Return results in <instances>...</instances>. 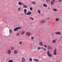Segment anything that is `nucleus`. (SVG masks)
Returning a JSON list of instances; mask_svg holds the SVG:
<instances>
[{"mask_svg": "<svg viewBox=\"0 0 62 62\" xmlns=\"http://www.w3.org/2000/svg\"><path fill=\"white\" fill-rule=\"evenodd\" d=\"M44 47H45V48H46L47 45H44Z\"/></svg>", "mask_w": 62, "mask_h": 62, "instance_id": "nucleus-36", "label": "nucleus"}, {"mask_svg": "<svg viewBox=\"0 0 62 62\" xmlns=\"http://www.w3.org/2000/svg\"><path fill=\"white\" fill-rule=\"evenodd\" d=\"M32 12H28L26 14V15H31V14Z\"/></svg>", "mask_w": 62, "mask_h": 62, "instance_id": "nucleus-9", "label": "nucleus"}, {"mask_svg": "<svg viewBox=\"0 0 62 62\" xmlns=\"http://www.w3.org/2000/svg\"><path fill=\"white\" fill-rule=\"evenodd\" d=\"M43 6L44 7H45L46 8H47V5L45 4H43Z\"/></svg>", "mask_w": 62, "mask_h": 62, "instance_id": "nucleus-15", "label": "nucleus"}, {"mask_svg": "<svg viewBox=\"0 0 62 62\" xmlns=\"http://www.w3.org/2000/svg\"><path fill=\"white\" fill-rule=\"evenodd\" d=\"M18 4L20 6H23V5H25L24 3H23L21 2H18Z\"/></svg>", "mask_w": 62, "mask_h": 62, "instance_id": "nucleus-2", "label": "nucleus"}, {"mask_svg": "<svg viewBox=\"0 0 62 62\" xmlns=\"http://www.w3.org/2000/svg\"><path fill=\"white\" fill-rule=\"evenodd\" d=\"M17 0V1H19V0Z\"/></svg>", "mask_w": 62, "mask_h": 62, "instance_id": "nucleus-44", "label": "nucleus"}, {"mask_svg": "<svg viewBox=\"0 0 62 62\" xmlns=\"http://www.w3.org/2000/svg\"><path fill=\"white\" fill-rule=\"evenodd\" d=\"M13 60H10L8 62H13Z\"/></svg>", "mask_w": 62, "mask_h": 62, "instance_id": "nucleus-23", "label": "nucleus"}, {"mask_svg": "<svg viewBox=\"0 0 62 62\" xmlns=\"http://www.w3.org/2000/svg\"><path fill=\"white\" fill-rule=\"evenodd\" d=\"M25 32V31H22V33H21V34L22 35H23L24 34Z\"/></svg>", "mask_w": 62, "mask_h": 62, "instance_id": "nucleus-16", "label": "nucleus"}, {"mask_svg": "<svg viewBox=\"0 0 62 62\" xmlns=\"http://www.w3.org/2000/svg\"><path fill=\"white\" fill-rule=\"evenodd\" d=\"M47 48L49 49H53V48L50 46H47Z\"/></svg>", "mask_w": 62, "mask_h": 62, "instance_id": "nucleus-13", "label": "nucleus"}, {"mask_svg": "<svg viewBox=\"0 0 62 62\" xmlns=\"http://www.w3.org/2000/svg\"><path fill=\"white\" fill-rule=\"evenodd\" d=\"M55 34L56 35H61V33H60V32H55Z\"/></svg>", "mask_w": 62, "mask_h": 62, "instance_id": "nucleus-8", "label": "nucleus"}, {"mask_svg": "<svg viewBox=\"0 0 62 62\" xmlns=\"http://www.w3.org/2000/svg\"><path fill=\"white\" fill-rule=\"evenodd\" d=\"M54 2L53 1H52L51 2V5H54Z\"/></svg>", "mask_w": 62, "mask_h": 62, "instance_id": "nucleus-28", "label": "nucleus"}, {"mask_svg": "<svg viewBox=\"0 0 62 62\" xmlns=\"http://www.w3.org/2000/svg\"><path fill=\"white\" fill-rule=\"evenodd\" d=\"M47 54L48 56H49L50 57H52V56L51 54L49 53V51H47Z\"/></svg>", "mask_w": 62, "mask_h": 62, "instance_id": "nucleus-3", "label": "nucleus"}, {"mask_svg": "<svg viewBox=\"0 0 62 62\" xmlns=\"http://www.w3.org/2000/svg\"><path fill=\"white\" fill-rule=\"evenodd\" d=\"M39 45H40V46H43V44H42V42H40L39 43Z\"/></svg>", "mask_w": 62, "mask_h": 62, "instance_id": "nucleus-14", "label": "nucleus"}, {"mask_svg": "<svg viewBox=\"0 0 62 62\" xmlns=\"http://www.w3.org/2000/svg\"><path fill=\"white\" fill-rule=\"evenodd\" d=\"M47 19L48 20H49V19H50V17L49 16H48L47 17Z\"/></svg>", "mask_w": 62, "mask_h": 62, "instance_id": "nucleus-35", "label": "nucleus"}, {"mask_svg": "<svg viewBox=\"0 0 62 62\" xmlns=\"http://www.w3.org/2000/svg\"><path fill=\"white\" fill-rule=\"evenodd\" d=\"M45 22V20L42 21L40 22V23H44Z\"/></svg>", "mask_w": 62, "mask_h": 62, "instance_id": "nucleus-21", "label": "nucleus"}, {"mask_svg": "<svg viewBox=\"0 0 62 62\" xmlns=\"http://www.w3.org/2000/svg\"><path fill=\"white\" fill-rule=\"evenodd\" d=\"M22 62H25V58L24 57H23L22 58V59L21 60Z\"/></svg>", "mask_w": 62, "mask_h": 62, "instance_id": "nucleus-7", "label": "nucleus"}, {"mask_svg": "<svg viewBox=\"0 0 62 62\" xmlns=\"http://www.w3.org/2000/svg\"><path fill=\"white\" fill-rule=\"evenodd\" d=\"M29 60L30 61H32V59L31 58H30L29 59Z\"/></svg>", "mask_w": 62, "mask_h": 62, "instance_id": "nucleus-32", "label": "nucleus"}, {"mask_svg": "<svg viewBox=\"0 0 62 62\" xmlns=\"http://www.w3.org/2000/svg\"><path fill=\"white\" fill-rule=\"evenodd\" d=\"M33 38H34V37H31V39L32 40H33Z\"/></svg>", "mask_w": 62, "mask_h": 62, "instance_id": "nucleus-39", "label": "nucleus"}, {"mask_svg": "<svg viewBox=\"0 0 62 62\" xmlns=\"http://www.w3.org/2000/svg\"><path fill=\"white\" fill-rule=\"evenodd\" d=\"M22 28V27H16V28H14V29L13 30L15 32H16V31H17L18 30L21 29Z\"/></svg>", "mask_w": 62, "mask_h": 62, "instance_id": "nucleus-1", "label": "nucleus"}, {"mask_svg": "<svg viewBox=\"0 0 62 62\" xmlns=\"http://www.w3.org/2000/svg\"><path fill=\"white\" fill-rule=\"evenodd\" d=\"M19 34H20V33H16V36H19Z\"/></svg>", "mask_w": 62, "mask_h": 62, "instance_id": "nucleus-31", "label": "nucleus"}, {"mask_svg": "<svg viewBox=\"0 0 62 62\" xmlns=\"http://www.w3.org/2000/svg\"><path fill=\"white\" fill-rule=\"evenodd\" d=\"M26 35H27V36H29L30 35V33L29 32H27L26 33Z\"/></svg>", "mask_w": 62, "mask_h": 62, "instance_id": "nucleus-12", "label": "nucleus"}, {"mask_svg": "<svg viewBox=\"0 0 62 62\" xmlns=\"http://www.w3.org/2000/svg\"><path fill=\"white\" fill-rule=\"evenodd\" d=\"M21 9V8H18V11H19V10H20Z\"/></svg>", "mask_w": 62, "mask_h": 62, "instance_id": "nucleus-34", "label": "nucleus"}, {"mask_svg": "<svg viewBox=\"0 0 62 62\" xmlns=\"http://www.w3.org/2000/svg\"><path fill=\"white\" fill-rule=\"evenodd\" d=\"M46 49L45 48H44V50H45V51H46Z\"/></svg>", "mask_w": 62, "mask_h": 62, "instance_id": "nucleus-42", "label": "nucleus"}, {"mask_svg": "<svg viewBox=\"0 0 62 62\" xmlns=\"http://www.w3.org/2000/svg\"><path fill=\"white\" fill-rule=\"evenodd\" d=\"M31 4H34V5H35L36 3L35 1H33L31 2Z\"/></svg>", "mask_w": 62, "mask_h": 62, "instance_id": "nucleus-17", "label": "nucleus"}, {"mask_svg": "<svg viewBox=\"0 0 62 62\" xmlns=\"http://www.w3.org/2000/svg\"><path fill=\"white\" fill-rule=\"evenodd\" d=\"M37 49H38V50H39V49H41V47H38Z\"/></svg>", "mask_w": 62, "mask_h": 62, "instance_id": "nucleus-33", "label": "nucleus"}, {"mask_svg": "<svg viewBox=\"0 0 62 62\" xmlns=\"http://www.w3.org/2000/svg\"><path fill=\"white\" fill-rule=\"evenodd\" d=\"M14 53L15 54H18V51L16 50H15L14 51Z\"/></svg>", "mask_w": 62, "mask_h": 62, "instance_id": "nucleus-11", "label": "nucleus"}, {"mask_svg": "<svg viewBox=\"0 0 62 62\" xmlns=\"http://www.w3.org/2000/svg\"><path fill=\"white\" fill-rule=\"evenodd\" d=\"M57 41V39H54L52 41V42L54 44L56 43V42Z\"/></svg>", "mask_w": 62, "mask_h": 62, "instance_id": "nucleus-6", "label": "nucleus"}, {"mask_svg": "<svg viewBox=\"0 0 62 62\" xmlns=\"http://www.w3.org/2000/svg\"><path fill=\"white\" fill-rule=\"evenodd\" d=\"M38 11L39 13V14H40L41 13L40 11V10H38Z\"/></svg>", "mask_w": 62, "mask_h": 62, "instance_id": "nucleus-26", "label": "nucleus"}, {"mask_svg": "<svg viewBox=\"0 0 62 62\" xmlns=\"http://www.w3.org/2000/svg\"><path fill=\"white\" fill-rule=\"evenodd\" d=\"M23 43V42L22 41H20V42L19 43V45H21L22 44V43Z\"/></svg>", "mask_w": 62, "mask_h": 62, "instance_id": "nucleus-27", "label": "nucleus"}, {"mask_svg": "<svg viewBox=\"0 0 62 62\" xmlns=\"http://www.w3.org/2000/svg\"><path fill=\"white\" fill-rule=\"evenodd\" d=\"M30 18L31 19V20H34V18L31 17H30Z\"/></svg>", "mask_w": 62, "mask_h": 62, "instance_id": "nucleus-29", "label": "nucleus"}, {"mask_svg": "<svg viewBox=\"0 0 62 62\" xmlns=\"http://www.w3.org/2000/svg\"><path fill=\"white\" fill-rule=\"evenodd\" d=\"M14 47H11V49L12 50H13L14 49Z\"/></svg>", "mask_w": 62, "mask_h": 62, "instance_id": "nucleus-30", "label": "nucleus"}, {"mask_svg": "<svg viewBox=\"0 0 62 62\" xmlns=\"http://www.w3.org/2000/svg\"><path fill=\"white\" fill-rule=\"evenodd\" d=\"M59 19L58 18H56L55 19V21L56 22H58V20H59Z\"/></svg>", "mask_w": 62, "mask_h": 62, "instance_id": "nucleus-20", "label": "nucleus"}, {"mask_svg": "<svg viewBox=\"0 0 62 62\" xmlns=\"http://www.w3.org/2000/svg\"><path fill=\"white\" fill-rule=\"evenodd\" d=\"M34 61H36V62H39V60L38 59H34Z\"/></svg>", "mask_w": 62, "mask_h": 62, "instance_id": "nucleus-19", "label": "nucleus"}, {"mask_svg": "<svg viewBox=\"0 0 62 62\" xmlns=\"http://www.w3.org/2000/svg\"><path fill=\"white\" fill-rule=\"evenodd\" d=\"M41 49H44V47H41Z\"/></svg>", "mask_w": 62, "mask_h": 62, "instance_id": "nucleus-43", "label": "nucleus"}, {"mask_svg": "<svg viewBox=\"0 0 62 62\" xmlns=\"http://www.w3.org/2000/svg\"><path fill=\"white\" fill-rule=\"evenodd\" d=\"M30 9L31 10H32V7H30Z\"/></svg>", "mask_w": 62, "mask_h": 62, "instance_id": "nucleus-37", "label": "nucleus"}, {"mask_svg": "<svg viewBox=\"0 0 62 62\" xmlns=\"http://www.w3.org/2000/svg\"><path fill=\"white\" fill-rule=\"evenodd\" d=\"M62 2V0H58L57 2L58 3L59 2V3H60V2Z\"/></svg>", "mask_w": 62, "mask_h": 62, "instance_id": "nucleus-25", "label": "nucleus"}, {"mask_svg": "<svg viewBox=\"0 0 62 62\" xmlns=\"http://www.w3.org/2000/svg\"><path fill=\"white\" fill-rule=\"evenodd\" d=\"M54 54L55 55L57 54V53H56V49H54Z\"/></svg>", "mask_w": 62, "mask_h": 62, "instance_id": "nucleus-4", "label": "nucleus"}, {"mask_svg": "<svg viewBox=\"0 0 62 62\" xmlns=\"http://www.w3.org/2000/svg\"><path fill=\"white\" fill-rule=\"evenodd\" d=\"M23 12L25 15H26V13L27 12V9H24L23 10Z\"/></svg>", "mask_w": 62, "mask_h": 62, "instance_id": "nucleus-5", "label": "nucleus"}, {"mask_svg": "<svg viewBox=\"0 0 62 62\" xmlns=\"http://www.w3.org/2000/svg\"><path fill=\"white\" fill-rule=\"evenodd\" d=\"M49 1V2H50V0H46V2H48Z\"/></svg>", "mask_w": 62, "mask_h": 62, "instance_id": "nucleus-38", "label": "nucleus"}, {"mask_svg": "<svg viewBox=\"0 0 62 62\" xmlns=\"http://www.w3.org/2000/svg\"><path fill=\"white\" fill-rule=\"evenodd\" d=\"M11 51H10V50L9 49L8 50L7 52V54H11Z\"/></svg>", "mask_w": 62, "mask_h": 62, "instance_id": "nucleus-10", "label": "nucleus"}, {"mask_svg": "<svg viewBox=\"0 0 62 62\" xmlns=\"http://www.w3.org/2000/svg\"><path fill=\"white\" fill-rule=\"evenodd\" d=\"M53 2H55V0H53Z\"/></svg>", "mask_w": 62, "mask_h": 62, "instance_id": "nucleus-41", "label": "nucleus"}, {"mask_svg": "<svg viewBox=\"0 0 62 62\" xmlns=\"http://www.w3.org/2000/svg\"><path fill=\"white\" fill-rule=\"evenodd\" d=\"M23 8H27V6L26 5H24L23 6Z\"/></svg>", "mask_w": 62, "mask_h": 62, "instance_id": "nucleus-24", "label": "nucleus"}, {"mask_svg": "<svg viewBox=\"0 0 62 62\" xmlns=\"http://www.w3.org/2000/svg\"><path fill=\"white\" fill-rule=\"evenodd\" d=\"M58 41L59 42H60V39H58Z\"/></svg>", "mask_w": 62, "mask_h": 62, "instance_id": "nucleus-40", "label": "nucleus"}, {"mask_svg": "<svg viewBox=\"0 0 62 62\" xmlns=\"http://www.w3.org/2000/svg\"><path fill=\"white\" fill-rule=\"evenodd\" d=\"M53 10L54 11H55V12L57 11V9H56V8L53 9Z\"/></svg>", "mask_w": 62, "mask_h": 62, "instance_id": "nucleus-22", "label": "nucleus"}, {"mask_svg": "<svg viewBox=\"0 0 62 62\" xmlns=\"http://www.w3.org/2000/svg\"><path fill=\"white\" fill-rule=\"evenodd\" d=\"M9 32H10V34H11V33H12V30L11 29H9Z\"/></svg>", "mask_w": 62, "mask_h": 62, "instance_id": "nucleus-18", "label": "nucleus"}, {"mask_svg": "<svg viewBox=\"0 0 62 62\" xmlns=\"http://www.w3.org/2000/svg\"><path fill=\"white\" fill-rule=\"evenodd\" d=\"M48 8V9H49V8Z\"/></svg>", "mask_w": 62, "mask_h": 62, "instance_id": "nucleus-45", "label": "nucleus"}]
</instances>
